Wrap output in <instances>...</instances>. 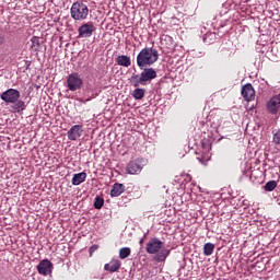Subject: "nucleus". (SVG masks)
<instances>
[{"mask_svg":"<svg viewBox=\"0 0 280 280\" xmlns=\"http://www.w3.org/2000/svg\"><path fill=\"white\" fill-rule=\"evenodd\" d=\"M145 250L149 255H155V261H165L170 257V249L165 248V243L156 237L147 243Z\"/></svg>","mask_w":280,"mask_h":280,"instance_id":"f257e3e1","label":"nucleus"},{"mask_svg":"<svg viewBox=\"0 0 280 280\" xmlns=\"http://www.w3.org/2000/svg\"><path fill=\"white\" fill-rule=\"evenodd\" d=\"M136 60L139 69L152 67V65L159 61V50L154 47H144L137 55Z\"/></svg>","mask_w":280,"mask_h":280,"instance_id":"f03ea898","label":"nucleus"},{"mask_svg":"<svg viewBox=\"0 0 280 280\" xmlns=\"http://www.w3.org/2000/svg\"><path fill=\"white\" fill-rule=\"evenodd\" d=\"M156 78V70L154 68H143V71L139 74L133 73L130 78L131 86L137 89L138 86H143L147 82H152Z\"/></svg>","mask_w":280,"mask_h":280,"instance_id":"7ed1b4c3","label":"nucleus"},{"mask_svg":"<svg viewBox=\"0 0 280 280\" xmlns=\"http://www.w3.org/2000/svg\"><path fill=\"white\" fill-rule=\"evenodd\" d=\"M70 14L74 21H84L89 16V7L82 1H77L72 3Z\"/></svg>","mask_w":280,"mask_h":280,"instance_id":"20e7f679","label":"nucleus"},{"mask_svg":"<svg viewBox=\"0 0 280 280\" xmlns=\"http://www.w3.org/2000/svg\"><path fill=\"white\" fill-rule=\"evenodd\" d=\"M195 154H199L201 158H197L201 165H207V161L211 160V142L199 141Z\"/></svg>","mask_w":280,"mask_h":280,"instance_id":"39448f33","label":"nucleus"},{"mask_svg":"<svg viewBox=\"0 0 280 280\" xmlns=\"http://www.w3.org/2000/svg\"><path fill=\"white\" fill-rule=\"evenodd\" d=\"M84 84L82 77L78 72H73L67 77V86L69 91H80Z\"/></svg>","mask_w":280,"mask_h":280,"instance_id":"423d86ee","label":"nucleus"},{"mask_svg":"<svg viewBox=\"0 0 280 280\" xmlns=\"http://www.w3.org/2000/svg\"><path fill=\"white\" fill-rule=\"evenodd\" d=\"M145 165H148V160L145 159H138L136 161H131L127 165V174H141V171L143 170V167H145Z\"/></svg>","mask_w":280,"mask_h":280,"instance_id":"0eeeda50","label":"nucleus"},{"mask_svg":"<svg viewBox=\"0 0 280 280\" xmlns=\"http://www.w3.org/2000/svg\"><path fill=\"white\" fill-rule=\"evenodd\" d=\"M0 100L5 104H13L18 100H21V92L16 89H9L0 94Z\"/></svg>","mask_w":280,"mask_h":280,"instance_id":"6e6552de","label":"nucleus"},{"mask_svg":"<svg viewBox=\"0 0 280 280\" xmlns=\"http://www.w3.org/2000/svg\"><path fill=\"white\" fill-rule=\"evenodd\" d=\"M95 30L97 28L92 22L84 23L78 30L79 38H91Z\"/></svg>","mask_w":280,"mask_h":280,"instance_id":"1a4fd4ad","label":"nucleus"},{"mask_svg":"<svg viewBox=\"0 0 280 280\" xmlns=\"http://www.w3.org/2000/svg\"><path fill=\"white\" fill-rule=\"evenodd\" d=\"M267 112L270 115H279L280 110V94L273 95L266 104Z\"/></svg>","mask_w":280,"mask_h":280,"instance_id":"9d476101","label":"nucleus"},{"mask_svg":"<svg viewBox=\"0 0 280 280\" xmlns=\"http://www.w3.org/2000/svg\"><path fill=\"white\" fill-rule=\"evenodd\" d=\"M54 268V264L49 261V259H44L37 265V272L47 277V275H51V270Z\"/></svg>","mask_w":280,"mask_h":280,"instance_id":"9b49d317","label":"nucleus"},{"mask_svg":"<svg viewBox=\"0 0 280 280\" xmlns=\"http://www.w3.org/2000/svg\"><path fill=\"white\" fill-rule=\"evenodd\" d=\"M241 94L246 102H253V100H255V89L253 88V84L247 83L243 85Z\"/></svg>","mask_w":280,"mask_h":280,"instance_id":"f8f14e48","label":"nucleus"},{"mask_svg":"<svg viewBox=\"0 0 280 280\" xmlns=\"http://www.w3.org/2000/svg\"><path fill=\"white\" fill-rule=\"evenodd\" d=\"M84 129H82V125H74L68 131V138L70 141H78L82 137Z\"/></svg>","mask_w":280,"mask_h":280,"instance_id":"ddd939ff","label":"nucleus"},{"mask_svg":"<svg viewBox=\"0 0 280 280\" xmlns=\"http://www.w3.org/2000/svg\"><path fill=\"white\" fill-rule=\"evenodd\" d=\"M119 268H121V261L118 259H114L104 266V270H107L108 272H117Z\"/></svg>","mask_w":280,"mask_h":280,"instance_id":"4468645a","label":"nucleus"},{"mask_svg":"<svg viewBox=\"0 0 280 280\" xmlns=\"http://www.w3.org/2000/svg\"><path fill=\"white\" fill-rule=\"evenodd\" d=\"M125 189L126 188L124 187L122 184H117V183L114 184L113 188L110 190L112 198H117V197L121 196L124 194Z\"/></svg>","mask_w":280,"mask_h":280,"instance_id":"2eb2a0df","label":"nucleus"},{"mask_svg":"<svg viewBox=\"0 0 280 280\" xmlns=\"http://www.w3.org/2000/svg\"><path fill=\"white\" fill-rule=\"evenodd\" d=\"M116 62L119 67H130V65H132V61L130 60V57L126 56V55H119L118 57H116Z\"/></svg>","mask_w":280,"mask_h":280,"instance_id":"dca6fc26","label":"nucleus"},{"mask_svg":"<svg viewBox=\"0 0 280 280\" xmlns=\"http://www.w3.org/2000/svg\"><path fill=\"white\" fill-rule=\"evenodd\" d=\"M13 104L11 106L13 113H23V110H25V108H27V106L25 105V101H22V100H19L15 101L14 103H11Z\"/></svg>","mask_w":280,"mask_h":280,"instance_id":"f3484780","label":"nucleus"},{"mask_svg":"<svg viewBox=\"0 0 280 280\" xmlns=\"http://www.w3.org/2000/svg\"><path fill=\"white\" fill-rule=\"evenodd\" d=\"M84 180H86V173L81 172V173L74 174L72 177V185L74 186L82 185Z\"/></svg>","mask_w":280,"mask_h":280,"instance_id":"a211bd4d","label":"nucleus"},{"mask_svg":"<svg viewBox=\"0 0 280 280\" xmlns=\"http://www.w3.org/2000/svg\"><path fill=\"white\" fill-rule=\"evenodd\" d=\"M213 250H215V245L213 243H206L203 246V255L206 257H211L213 255Z\"/></svg>","mask_w":280,"mask_h":280,"instance_id":"6ab92c4d","label":"nucleus"},{"mask_svg":"<svg viewBox=\"0 0 280 280\" xmlns=\"http://www.w3.org/2000/svg\"><path fill=\"white\" fill-rule=\"evenodd\" d=\"M131 95L133 100H141L142 97H145V90L138 86L133 90Z\"/></svg>","mask_w":280,"mask_h":280,"instance_id":"aec40b11","label":"nucleus"},{"mask_svg":"<svg viewBox=\"0 0 280 280\" xmlns=\"http://www.w3.org/2000/svg\"><path fill=\"white\" fill-rule=\"evenodd\" d=\"M130 248L129 247H122L119 249V258L120 259H128L130 257Z\"/></svg>","mask_w":280,"mask_h":280,"instance_id":"412c9836","label":"nucleus"},{"mask_svg":"<svg viewBox=\"0 0 280 280\" xmlns=\"http://www.w3.org/2000/svg\"><path fill=\"white\" fill-rule=\"evenodd\" d=\"M265 191H275L277 189V183L275 180H269L265 186H264Z\"/></svg>","mask_w":280,"mask_h":280,"instance_id":"4be33fe9","label":"nucleus"},{"mask_svg":"<svg viewBox=\"0 0 280 280\" xmlns=\"http://www.w3.org/2000/svg\"><path fill=\"white\" fill-rule=\"evenodd\" d=\"M31 49H38L40 47V38L34 36L31 39Z\"/></svg>","mask_w":280,"mask_h":280,"instance_id":"5701e85b","label":"nucleus"},{"mask_svg":"<svg viewBox=\"0 0 280 280\" xmlns=\"http://www.w3.org/2000/svg\"><path fill=\"white\" fill-rule=\"evenodd\" d=\"M162 40L163 43H167V49H172V47H174V39L172 38V36L166 35Z\"/></svg>","mask_w":280,"mask_h":280,"instance_id":"b1692460","label":"nucleus"},{"mask_svg":"<svg viewBox=\"0 0 280 280\" xmlns=\"http://www.w3.org/2000/svg\"><path fill=\"white\" fill-rule=\"evenodd\" d=\"M94 207L96 209H102V207H104V198L102 197H96L95 201H94Z\"/></svg>","mask_w":280,"mask_h":280,"instance_id":"393cba45","label":"nucleus"},{"mask_svg":"<svg viewBox=\"0 0 280 280\" xmlns=\"http://www.w3.org/2000/svg\"><path fill=\"white\" fill-rule=\"evenodd\" d=\"M4 43H5V36L1 35L0 33V47L1 45H4Z\"/></svg>","mask_w":280,"mask_h":280,"instance_id":"a878e982","label":"nucleus"},{"mask_svg":"<svg viewBox=\"0 0 280 280\" xmlns=\"http://www.w3.org/2000/svg\"><path fill=\"white\" fill-rule=\"evenodd\" d=\"M275 139H276L277 141H280V130L275 135Z\"/></svg>","mask_w":280,"mask_h":280,"instance_id":"bb28decb","label":"nucleus"},{"mask_svg":"<svg viewBox=\"0 0 280 280\" xmlns=\"http://www.w3.org/2000/svg\"><path fill=\"white\" fill-rule=\"evenodd\" d=\"M79 102H82V104H86V102H91V98H88V100H82V98H79Z\"/></svg>","mask_w":280,"mask_h":280,"instance_id":"cd10ccee","label":"nucleus"},{"mask_svg":"<svg viewBox=\"0 0 280 280\" xmlns=\"http://www.w3.org/2000/svg\"><path fill=\"white\" fill-rule=\"evenodd\" d=\"M143 242H144V240H143V238H141V240H140V242H139L140 246H142V245H143Z\"/></svg>","mask_w":280,"mask_h":280,"instance_id":"c85d7f7f","label":"nucleus"}]
</instances>
